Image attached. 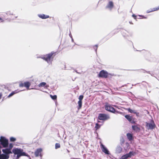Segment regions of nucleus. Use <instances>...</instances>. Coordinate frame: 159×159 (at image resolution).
<instances>
[{"mask_svg":"<svg viewBox=\"0 0 159 159\" xmlns=\"http://www.w3.org/2000/svg\"><path fill=\"white\" fill-rule=\"evenodd\" d=\"M12 152L15 155H16V158L18 159L20 157L22 156H27L28 157L29 159H31V158L28 155L26 154L25 152H23V150L21 149L16 148L12 150Z\"/></svg>","mask_w":159,"mask_h":159,"instance_id":"nucleus-1","label":"nucleus"},{"mask_svg":"<svg viewBox=\"0 0 159 159\" xmlns=\"http://www.w3.org/2000/svg\"><path fill=\"white\" fill-rule=\"evenodd\" d=\"M54 53L53 52H52L45 55L43 57H41V58L45 60L48 64H50L53 60V57H52V55Z\"/></svg>","mask_w":159,"mask_h":159,"instance_id":"nucleus-2","label":"nucleus"},{"mask_svg":"<svg viewBox=\"0 0 159 159\" xmlns=\"http://www.w3.org/2000/svg\"><path fill=\"white\" fill-rule=\"evenodd\" d=\"M105 108L106 110L114 113H115L116 112L121 114L122 113L115 110L113 107H112L108 103H106L105 106Z\"/></svg>","mask_w":159,"mask_h":159,"instance_id":"nucleus-3","label":"nucleus"},{"mask_svg":"<svg viewBox=\"0 0 159 159\" xmlns=\"http://www.w3.org/2000/svg\"><path fill=\"white\" fill-rule=\"evenodd\" d=\"M0 142L4 148L7 147L8 144V140L4 137H1L0 139Z\"/></svg>","mask_w":159,"mask_h":159,"instance_id":"nucleus-4","label":"nucleus"},{"mask_svg":"<svg viewBox=\"0 0 159 159\" xmlns=\"http://www.w3.org/2000/svg\"><path fill=\"white\" fill-rule=\"evenodd\" d=\"M98 118L100 120H105L110 118L109 116L104 114H100L98 116Z\"/></svg>","mask_w":159,"mask_h":159,"instance_id":"nucleus-5","label":"nucleus"},{"mask_svg":"<svg viewBox=\"0 0 159 159\" xmlns=\"http://www.w3.org/2000/svg\"><path fill=\"white\" fill-rule=\"evenodd\" d=\"M135 154V153L134 152H130L129 153L122 156L121 159H127L128 158L131 157L132 156H134Z\"/></svg>","mask_w":159,"mask_h":159,"instance_id":"nucleus-6","label":"nucleus"},{"mask_svg":"<svg viewBox=\"0 0 159 159\" xmlns=\"http://www.w3.org/2000/svg\"><path fill=\"white\" fill-rule=\"evenodd\" d=\"M42 149L41 148H38L34 152V154L35 157H39V159H42Z\"/></svg>","mask_w":159,"mask_h":159,"instance_id":"nucleus-7","label":"nucleus"},{"mask_svg":"<svg viewBox=\"0 0 159 159\" xmlns=\"http://www.w3.org/2000/svg\"><path fill=\"white\" fill-rule=\"evenodd\" d=\"M108 75V73L107 71L102 70L100 72L98 75L99 77L106 78L107 77Z\"/></svg>","mask_w":159,"mask_h":159,"instance_id":"nucleus-8","label":"nucleus"},{"mask_svg":"<svg viewBox=\"0 0 159 159\" xmlns=\"http://www.w3.org/2000/svg\"><path fill=\"white\" fill-rule=\"evenodd\" d=\"M146 126L148 129H152L154 128V124L153 121H152L151 123H148L146 122Z\"/></svg>","mask_w":159,"mask_h":159,"instance_id":"nucleus-9","label":"nucleus"},{"mask_svg":"<svg viewBox=\"0 0 159 159\" xmlns=\"http://www.w3.org/2000/svg\"><path fill=\"white\" fill-rule=\"evenodd\" d=\"M101 148L102 151L107 154H109V152L107 149L102 144L101 145Z\"/></svg>","mask_w":159,"mask_h":159,"instance_id":"nucleus-10","label":"nucleus"},{"mask_svg":"<svg viewBox=\"0 0 159 159\" xmlns=\"http://www.w3.org/2000/svg\"><path fill=\"white\" fill-rule=\"evenodd\" d=\"M113 7V4L112 1H110L106 7V8L110 10H111Z\"/></svg>","mask_w":159,"mask_h":159,"instance_id":"nucleus-11","label":"nucleus"},{"mask_svg":"<svg viewBox=\"0 0 159 159\" xmlns=\"http://www.w3.org/2000/svg\"><path fill=\"white\" fill-rule=\"evenodd\" d=\"M1 151L0 152V159H8L9 158L8 155L5 154H1Z\"/></svg>","mask_w":159,"mask_h":159,"instance_id":"nucleus-12","label":"nucleus"},{"mask_svg":"<svg viewBox=\"0 0 159 159\" xmlns=\"http://www.w3.org/2000/svg\"><path fill=\"white\" fill-rule=\"evenodd\" d=\"M2 151L4 153H5L6 155H8L9 154L11 153L10 149L8 148L2 149Z\"/></svg>","mask_w":159,"mask_h":159,"instance_id":"nucleus-13","label":"nucleus"},{"mask_svg":"<svg viewBox=\"0 0 159 159\" xmlns=\"http://www.w3.org/2000/svg\"><path fill=\"white\" fill-rule=\"evenodd\" d=\"M125 117L130 122H131L132 123H134L133 121L132 120V116H131L129 115H126L125 116Z\"/></svg>","mask_w":159,"mask_h":159,"instance_id":"nucleus-14","label":"nucleus"},{"mask_svg":"<svg viewBox=\"0 0 159 159\" xmlns=\"http://www.w3.org/2000/svg\"><path fill=\"white\" fill-rule=\"evenodd\" d=\"M38 16L43 19H45L48 18L49 17V16L48 15H46L43 14H38Z\"/></svg>","mask_w":159,"mask_h":159,"instance_id":"nucleus-15","label":"nucleus"},{"mask_svg":"<svg viewBox=\"0 0 159 159\" xmlns=\"http://www.w3.org/2000/svg\"><path fill=\"white\" fill-rule=\"evenodd\" d=\"M122 149L121 148L120 146H117L116 148V152L117 153H120Z\"/></svg>","mask_w":159,"mask_h":159,"instance_id":"nucleus-16","label":"nucleus"},{"mask_svg":"<svg viewBox=\"0 0 159 159\" xmlns=\"http://www.w3.org/2000/svg\"><path fill=\"white\" fill-rule=\"evenodd\" d=\"M159 9V7L156 8H153L151 10H148L147 11V12L148 13H150V12L156 11Z\"/></svg>","mask_w":159,"mask_h":159,"instance_id":"nucleus-17","label":"nucleus"},{"mask_svg":"<svg viewBox=\"0 0 159 159\" xmlns=\"http://www.w3.org/2000/svg\"><path fill=\"white\" fill-rule=\"evenodd\" d=\"M30 85V84L29 82H26L24 83V86L29 89V87Z\"/></svg>","mask_w":159,"mask_h":159,"instance_id":"nucleus-18","label":"nucleus"},{"mask_svg":"<svg viewBox=\"0 0 159 159\" xmlns=\"http://www.w3.org/2000/svg\"><path fill=\"white\" fill-rule=\"evenodd\" d=\"M132 128L134 130L136 131H138L140 130L138 126L135 125L132 126Z\"/></svg>","mask_w":159,"mask_h":159,"instance_id":"nucleus-19","label":"nucleus"},{"mask_svg":"<svg viewBox=\"0 0 159 159\" xmlns=\"http://www.w3.org/2000/svg\"><path fill=\"white\" fill-rule=\"evenodd\" d=\"M127 110L131 113H134L136 114H138L139 113L137 112L135 110H133L130 108H128Z\"/></svg>","mask_w":159,"mask_h":159,"instance_id":"nucleus-20","label":"nucleus"},{"mask_svg":"<svg viewBox=\"0 0 159 159\" xmlns=\"http://www.w3.org/2000/svg\"><path fill=\"white\" fill-rule=\"evenodd\" d=\"M19 92L18 91H17V90H15L14 91H13L12 92H11V93L8 96V98H10V97H11V96H13L14 94H16V93H18Z\"/></svg>","mask_w":159,"mask_h":159,"instance_id":"nucleus-21","label":"nucleus"},{"mask_svg":"<svg viewBox=\"0 0 159 159\" xmlns=\"http://www.w3.org/2000/svg\"><path fill=\"white\" fill-rule=\"evenodd\" d=\"M46 84L45 82H43L39 84L38 85V86L39 87H43L45 86Z\"/></svg>","mask_w":159,"mask_h":159,"instance_id":"nucleus-22","label":"nucleus"},{"mask_svg":"<svg viewBox=\"0 0 159 159\" xmlns=\"http://www.w3.org/2000/svg\"><path fill=\"white\" fill-rule=\"evenodd\" d=\"M127 136L129 140H131L132 139V135L131 134L128 133L127 134Z\"/></svg>","mask_w":159,"mask_h":159,"instance_id":"nucleus-23","label":"nucleus"},{"mask_svg":"<svg viewBox=\"0 0 159 159\" xmlns=\"http://www.w3.org/2000/svg\"><path fill=\"white\" fill-rule=\"evenodd\" d=\"M78 104L79 105L78 109H80L81 108L82 105V101H79L78 102Z\"/></svg>","mask_w":159,"mask_h":159,"instance_id":"nucleus-24","label":"nucleus"},{"mask_svg":"<svg viewBox=\"0 0 159 159\" xmlns=\"http://www.w3.org/2000/svg\"><path fill=\"white\" fill-rule=\"evenodd\" d=\"M60 147V145L59 143H56L55 145V148L56 149L59 148Z\"/></svg>","mask_w":159,"mask_h":159,"instance_id":"nucleus-25","label":"nucleus"},{"mask_svg":"<svg viewBox=\"0 0 159 159\" xmlns=\"http://www.w3.org/2000/svg\"><path fill=\"white\" fill-rule=\"evenodd\" d=\"M10 141L11 142H14V141H16V139L15 138L13 137H11L10 138Z\"/></svg>","mask_w":159,"mask_h":159,"instance_id":"nucleus-26","label":"nucleus"},{"mask_svg":"<svg viewBox=\"0 0 159 159\" xmlns=\"http://www.w3.org/2000/svg\"><path fill=\"white\" fill-rule=\"evenodd\" d=\"M100 127V125L98 123H96V126H95V128H96V129H99Z\"/></svg>","mask_w":159,"mask_h":159,"instance_id":"nucleus-27","label":"nucleus"},{"mask_svg":"<svg viewBox=\"0 0 159 159\" xmlns=\"http://www.w3.org/2000/svg\"><path fill=\"white\" fill-rule=\"evenodd\" d=\"M50 96H51V98L53 100L56 99L57 98V96L56 95H54V96H52L51 95Z\"/></svg>","mask_w":159,"mask_h":159,"instance_id":"nucleus-28","label":"nucleus"},{"mask_svg":"<svg viewBox=\"0 0 159 159\" xmlns=\"http://www.w3.org/2000/svg\"><path fill=\"white\" fill-rule=\"evenodd\" d=\"M83 96L81 95H80L79 98V101H82V100L83 99Z\"/></svg>","mask_w":159,"mask_h":159,"instance_id":"nucleus-29","label":"nucleus"},{"mask_svg":"<svg viewBox=\"0 0 159 159\" xmlns=\"http://www.w3.org/2000/svg\"><path fill=\"white\" fill-rule=\"evenodd\" d=\"M24 86V84L23 83H20L19 84V87H23Z\"/></svg>","mask_w":159,"mask_h":159,"instance_id":"nucleus-30","label":"nucleus"},{"mask_svg":"<svg viewBox=\"0 0 159 159\" xmlns=\"http://www.w3.org/2000/svg\"><path fill=\"white\" fill-rule=\"evenodd\" d=\"M6 14L7 15H12V14L11 12L10 11H7L6 13Z\"/></svg>","mask_w":159,"mask_h":159,"instance_id":"nucleus-31","label":"nucleus"},{"mask_svg":"<svg viewBox=\"0 0 159 159\" xmlns=\"http://www.w3.org/2000/svg\"><path fill=\"white\" fill-rule=\"evenodd\" d=\"M13 147V145L11 143H10V144H9V148H11Z\"/></svg>","mask_w":159,"mask_h":159,"instance_id":"nucleus-32","label":"nucleus"},{"mask_svg":"<svg viewBox=\"0 0 159 159\" xmlns=\"http://www.w3.org/2000/svg\"><path fill=\"white\" fill-rule=\"evenodd\" d=\"M95 47H96V49H95V51H97V48H98V45H95Z\"/></svg>","mask_w":159,"mask_h":159,"instance_id":"nucleus-33","label":"nucleus"},{"mask_svg":"<svg viewBox=\"0 0 159 159\" xmlns=\"http://www.w3.org/2000/svg\"><path fill=\"white\" fill-rule=\"evenodd\" d=\"M116 108H117L118 109H120V108L118 107L117 106H114Z\"/></svg>","mask_w":159,"mask_h":159,"instance_id":"nucleus-34","label":"nucleus"},{"mask_svg":"<svg viewBox=\"0 0 159 159\" xmlns=\"http://www.w3.org/2000/svg\"><path fill=\"white\" fill-rule=\"evenodd\" d=\"M69 36H70V37L71 38H72V35L71 34V33H70V34H69Z\"/></svg>","mask_w":159,"mask_h":159,"instance_id":"nucleus-35","label":"nucleus"},{"mask_svg":"<svg viewBox=\"0 0 159 159\" xmlns=\"http://www.w3.org/2000/svg\"><path fill=\"white\" fill-rule=\"evenodd\" d=\"M132 16L134 18H135L136 16L134 15H133Z\"/></svg>","mask_w":159,"mask_h":159,"instance_id":"nucleus-36","label":"nucleus"},{"mask_svg":"<svg viewBox=\"0 0 159 159\" xmlns=\"http://www.w3.org/2000/svg\"><path fill=\"white\" fill-rule=\"evenodd\" d=\"M2 96V94L1 93H0V99L1 98Z\"/></svg>","mask_w":159,"mask_h":159,"instance_id":"nucleus-37","label":"nucleus"},{"mask_svg":"<svg viewBox=\"0 0 159 159\" xmlns=\"http://www.w3.org/2000/svg\"><path fill=\"white\" fill-rule=\"evenodd\" d=\"M0 20H1L2 21H3V20H2V18H1L0 17Z\"/></svg>","mask_w":159,"mask_h":159,"instance_id":"nucleus-38","label":"nucleus"},{"mask_svg":"<svg viewBox=\"0 0 159 159\" xmlns=\"http://www.w3.org/2000/svg\"><path fill=\"white\" fill-rule=\"evenodd\" d=\"M142 16L143 17V18H146L145 17H144L143 16Z\"/></svg>","mask_w":159,"mask_h":159,"instance_id":"nucleus-39","label":"nucleus"},{"mask_svg":"<svg viewBox=\"0 0 159 159\" xmlns=\"http://www.w3.org/2000/svg\"><path fill=\"white\" fill-rule=\"evenodd\" d=\"M71 38V39H72V42H73V38Z\"/></svg>","mask_w":159,"mask_h":159,"instance_id":"nucleus-40","label":"nucleus"},{"mask_svg":"<svg viewBox=\"0 0 159 159\" xmlns=\"http://www.w3.org/2000/svg\"><path fill=\"white\" fill-rule=\"evenodd\" d=\"M136 116H138V115H139V114H136Z\"/></svg>","mask_w":159,"mask_h":159,"instance_id":"nucleus-41","label":"nucleus"},{"mask_svg":"<svg viewBox=\"0 0 159 159\" xmlns=\"http://www.w3.org/2000/svg\"><path fill=\"white\" fill-rule=\"evenodd\" d=\"M17 17V16H15V18H16Z\"/></svg>","mask_w":159,"mask_h":159,"instance_id":"nucleus-42","label":"nucleus"}]
</instances>
